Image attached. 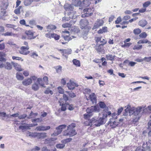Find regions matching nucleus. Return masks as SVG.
<instances>
[{"label":"nucleus","instance_id":"nucleus-15","mask_svg":"<svg viewBox=\"0 0 151 151\" xmlns=\"http://www.w3.org/2000/svg\"><path fill=\"white\" fill-rule=\"evenodd\" d=\"M32 80L30 78L25 79L22 82L23 84L25 86H27L32 83Z\"/></svg>","mask_w":151,"mask_h":151},{"label":"nucleus","instance_id":"nucleus-44","mask_svg":"<svg viewBox=\"0 0 151 151\" xmlns=\"http://www.w3.org/2000/svg\"><path fill=\"white\" fill-rule=\"evenodd\" d=\"M60 36L56 34H52V38H53L56 40H58L59 39Z\"/></svg>","mask_w":151,"mask_h":151},{"label":"nucleus","instance_id":"nucleus-54","mask_svg":"<svg viewBox=\"0 0 151 151\" xmlns=\"http://www.w3.org/2000/svg\"><path fill=\"white\" fill-rule=\"evenodd\" d=\"M0 8L1 9L0 11V14L2 16L4 15L6 13V10H4V9H3L2 8Z\"/></svg>","mask_w":151,"mask_h":151},{"label":"nucleus","instance_id":"nucleus-41","mask_svg":"<svg viewBox=\"0 0 151 151\" xmlns=\"http://www.w3.org/2000/svg\"><path fill=\"white\" fill-rule=\"evenodd\" d=\"M2 35L5 36H14L15 35L12 32H7L5 33L2 34Z\"/></svg>","mask_w":151,"mask_h":151},{"label":"nucleus","instance_id":"nucleus-30","mask_svg":"<svg viewBox=\"0 0 151 151\" xmlns=\"http://www.w3.org/2000/svg\"><path fill=\"white\" fill-rule=\"evenodd\" d=\"M27 50H21V49H20L19 50V52L20 53L24 55H27L29 53V51H27Z\"/></svg>","mask_w":151,"mask_h":151},{"label":"nucleus","instance_id":"nucleus-56","mask_svg":"<svg viewBox=\"0 0 151 151\" xmlns=\"http://www.w3.org/2000/svg\"><path fill=\"white\" fill-rule=\"evenodd\" d=\"M29 136H31L34 137H35L37 136V133H36L29 132Z\"/></svg>","mask_w":151,"mask_h":151},{"label":"nucleus","instance_id":"nucleus-36","mask_svg":"<svg viewBox=\"0 0 151 151\" xmlns=\"http://www.w3.org/2000/svg\"><path fill=\"white\" fill-rule=\"evenodd\" d=\"M33 0H24V4L25 6H28L30 5L32 2Z\"/></svg>","mask_w":151,"mask_h":151},{"label":"nucleus","instance_id":"nucleus-21","mask_svg":"<svg viewBox=\"0 0 151 151\" xmlns=\"http://www.w3.org/2000/svg\"><path fill=\"white\" fill-rule=\"evenodd\" d=\"M103 45L96 44L95 46V49L98 52H101L103 50Z\"/></svg>","mask_w":151,"mask_h":151},{"label":"nucleus","instance_id":"nucleus-2","mask_svg":"<svg viewBox=\"0 0 151 151\" xmlns=\"http://www.w3.org/2000/svg\"><path fill=\"white\" fill-rule=\"evenodd\" d=\"M134 107L132 108L129 105L127 106L126 109L124 110L123 115L127 116L128 114L130 116L131 115H134Z\"/></svg>","mask_w":151,"mask_h":151},{"label":"nucleus","instance_id":"nucleus-3","mask_svg":"<svg viewBox=\"0 0 151 151\" xmlns=\"http://www.w3.org/2000/svg\"><path fill=\"white\" fill-rule=\"evenodd\" d=\"M66 127V125L63 124L59 126L56 128V130L52 134V136H56L60 134L62 131L63 129Z\"/></svg>","mask_w":151,"mask_h":151},{"label":"nucleus","instance_id":"nucleus-37","mask_svg":"<svg viewBox=\"0 0 151 151\" xmlns=\"http://www.w3.org/2000/svg\"><path fill=\"white\" fill-rule=\"evenodd\" d=\"M136 117L132 122V124L134 126L137 125L138 124V119L139 118V116Z\"/></svg>","mask_w":151,"mask_h":151},{"label":"nucleus","instance_id":"nucleus-46","mask_svg":"<svg viewBox=\"0 0 151 151\" xmlns=\"http://www.w3.org/2000/svg\"><path fill=\"white\" fill-rule=\"evenodd\" d=\"M62 99V101L63 102H64V103H66V102L67 101L68 99V97L65 94H64L63 95V99L61 98Z\"/></svg>","mask_w":151,"mask_h":151},{"label":"nucleus","instance_id":"nucleus-28","mask_svg":"<svg viewBox=\"0 0 151 151\" xmlns=\"http://www.w3.org/2000/svg\"><path fill=\"white\" fill-rule=\"evenodd\" d=\"M90 121L92 125H93L96 126V122H97V117H94L90 119Z\"/></svg>","mask_w":151,"mask_h":151},{"label":"nucleus","instance_id":"nucleus-23","mask_svg":"<svg viewBox=\"0 0 151 151\" xmlns=\"http://www.w3.org/2000/svg\"><path fill=\"white\" fill-rule=\"evenodd\" d=\"M19 129H21L22 130L30 129L29 124H27L24 125H20L19 127Z\"/></svg>","mask_w":151,"mask_h":151},{"label":"nucleus","instance_id":"nucleus-50","mask_svg":"<svg viewBox=\"0 0 151 151\" xmlns=\"http://www.w3.org/2000/svg\"><path fill=\"white\" fill-rule=\"evenodd\" d=\"M114 57L115 56H113L112 55H107L106 56V58L107 59L110 60H114Z\"/></svg>","mask_w":151,"mask_h":151},{"label":"nucleus","instance_id":"nucleus-20","mask_svg":"<svg viewBox=\"0 0 151 151\" xmlns=\"http://www.w3.org/2000/svg\"><path fill=\"white\" fill-rule=\"evenodd\" d=\"M142 108L141 107H138L136 108L134 110V115L137 117V116L139 114L140 111H141Z\"/></svg>","mask_w":151,"mask_h":151},{"label":"nucleus","instance_id":"nucleus-40","mask_svg":"<svg viewBox=\"0 0 151 151\" xmlns=\"http://www.w3.org/2000/svg\"><path fill=\"white\" fill-rule=\"evenodd\" d=\"M147 34L145 32H143L140 34L139 35L140 38H145L147 36Z\"/></svg>","mask_w":151,"mask_h":151},{"label":"nucleus","instance_id":"nucleus-62","mask_svg":"<svg viewBox=\"0 0 151 151\" xmlns=\"http://www.w3.org/2000/svg\"><path fill=\"white\" fill-rule=\"evenodd\" d=\"M84 118L86 119H89L90 116V115L88 114H83Z\"/></svg>","mask_w":151,"mask_h":151},{"label":"nucleus","instance_id":"nucleus-18","mask_svg":"<svg viewBox=\"0 0 151 151\" xmlns=\"http://www.w3.org/2000/svg\"><path fill=\"white\" fill-rule=\"evenodd\" d=\"M74 84L75 82L70 80L69 83H67V85L69 89L73 90L75 88Z\"/></svg>","mask_w":151,"mask_h":151},{"label":"nucleus","instance_id":"nucleus-12","mask_svg":"<svg viewBox=\"0 0 151 151\" xmlns=\"http://www.w3.org/2000/svg\"><path fill=\"white\" fill-rule=\"evenodd\" d=\"M50 128V126L45 127L42 125L37 127L36 130L37 131H44L48 130Z\"/></svg>","mask_w":151,"mask_h":151},{"label":"nucleus","instance_id":"nucleus-58","mask_svg":"<svg viewBox=\"0 0 151 151\" xmlns=\"http://www.w3.org/2000/svg\"><path fill=\"white\" fill-rule=\"evenodd\" d=\"M0 116L2 117L3 120H4L3 117H5L6 116V113L4 112H1L0 111Z\"/></svg>","mask_w":151,"mask_h":151},{"label":"nucleus","instance_id":"nucleus-13","mask_svg":"<svg viewBox=\"0 0 151 151\" xmlns=\"http://www.w3.org/2000/svg\"><path fill=\"white\" fill-rule=\"evenodd\" d=\"M62 99H60L59 102L60 103V105L62 106L61 107V110L62 111H65L66 109L67 104L64 103V102L62 101Z\"/></svg>","mask_w":151,"mask_h":151},{"label":"nucleus","instance_id":"nucleus-29","mask_svg":"<svg viewBox=\"0 0 151 151\" xmlns=\"http://www.w3.org/2000/svg\"><path fill=\"white\" fill-rule=\"evenodd\" d=\"M46 28L47 29V31H49V29H54L56 28V27L54 25L50 24L47 26Z\"/></svg>","mask_w":151,"mask_h":151},{"label":"nucleus","instance_id":"nucleus-49","mask_svg":"<svg viewBox=\"0 0 151 151\" xmlns=\"http://www.w3.org/2000/svg\"><path fill=\"white\" fill-rule=\"evenodd\" d=\"M99 105L101 108L104 109L106 107V106L105 104L103 102L101 101L99 103Z\"/></svg>","mask_w":151,"mask_h":151},{"label":"nucleus","instance_id":"nucleus-16","mask_svg":"<svg viewBox=\"0 0 151 151\" xmlns=\"http://www.w3.org/2000/svg\"><path fill=\"white\" fill-rule=\"evenodd\" d=\"M76 12L74 11L68 13V15L69 18L72 19H75L76 17Z\"/></svg>","mask_w":151,"mask_h":151},{"label":"nucleus","instance_id":"nucleus-7","mask_svg":"<svg viewBox=\"0 0 151 151\" xmlns=\"http://www.w3.org/2000/svg\"><path fill=\"white\" fill-rule=\"evenodd\" d=\"M104 23V21L102 19H97L94 24L92 28L93 29H97L103 25Z\"/></svg>","mask_w":151,"mask_h":151},{"label":"nucleus","instance_id":"nucleus-1","mask_svg":"<svg viewBox=\"0 0 151 151\" xmlns=\"http://www.w3.org/2000/svg\"><path fill=\"white\" fill-rule=\"evenodd\" d=\"M76 127L75 124H72L68 126V129L63 133L64 136H69L70 137L73 136L77 134L74 128Z\"/></svg>","mask_w":151,"mask_h":151},{"label":"nucleus","instance_id":"nucleus-25","mask_svg":"<svg viewBox=\"0 0 151 151\" xmlns=\"http://www.w3.org/2000/svg\"><path fill=\"white\" fill-rule=\"evenodd\" d=\"M73 62L74 65L77 67H79L81 65L80 61L76 59H74L73 60Z\"/></svg>","mask_w":151,"mask_h":151},{"label":"nucleus","instance_id":"nucleus-57","mask_svg":"<svg viewBox=\"0 0 151 151\" xmlns=\"http://www.w3.org/2000/svg\"><path fill=\"white\" fill-rule=\"evenodd\" d=\"M45 93L46 94H48L50 93L52 95L53 94V92L50 90V89L48 88H47L45 91Z\"/></svg>","mask_w":151,"mask_h":151},{"label":"nucleus","instance_id":"nucleus-64","mask_svg":"<svg viewBox=\"0 0 151 151\" xmlns=\"http://www.w3.org/2000/svg\"><path fill=\"white\" fill-rule=\"evenodd\" d=\"M58 92L59 93L63 94L64 93L63 89L60 87L58 88Z\"/></svg>","mask_w":151,"mask_h":151},{"label":"nucleus","instance_id":"nucleus-43","mask_svg":"<svg viewBox=\"0 0 151 151\" xmlns=\"http://www.w3.org/2000/svg\"><path fill=\"white\" fill-rule=\"evenodd\" d=\"M66 93H67L69 95V96L71 97V98H74L76 96L75 94L74 93L72 92H69V91H66Z\"/></svg>","mask_w":151,"mask_h":151},{"label":"nucleus","instance_id":"nucleus-34","mask_svg":"<svg viewBox=\"0 0 151 151\" xmlns=\"http://www.w3.org/2000/svg\"><path fill=\"white\" fill-rule=\"evenodd\" d=\"M16 78L19 80H22L24 78L23 76L20 74V73H17L16 74Z\"/></svg>","mask_w":151,"mask_h":151},{"label":"nucleus","instance_id":"nucleus-39","mask_svg":"<svg viewBox=\"0 0 151 151\" xmlns=\"http://www.w3.org/2000/svg\"><path fill=\"white\" fill-rule=\"evenodd\" d=\"M91 0H83V3L86 6H89L91 4Z\"/></svg>","mask_w":151,"mask_h":151},{"label":"nucleus","instance_id":"nucleus-60","mask_svg":"<svg viewBox=\"0 0 151 151\" xmlns=\"http://www.w3.org/2000/svg\"><path fill=\"white\" fill-rule=\"evenodd\" d=\"M144 60L146 62H148L151 60V57H145L143 58Z\"/></svg>","mask_w":151,"mask_h":151},{"label":"nucleus","instance_id":"nucleus-26","mask_svg":"<svg viewBox=\"0 0 151 151\" xmlns=\"http://www.w3.org/2000/svg\"><path fill=\"white\" fill-rule=\"evenodd\" d=\"M109 124H110V126L112 128H114L116 127L117 126L118 123L115 121H114L112 122L110 121L109 122Z\"/></svg>","mask_w":151,"mask_h":151},{"label":"nucleus","instance_id":"nucleus-53","mask_svg":"<svg viewBox=\"0 0 151 151\" xmlns=\"http://www.w3.org/2000/svg\"><path fill=\"white\" fill-rule=\"evenodd\" d=\"M151 2L150 1H147L145 2L143 4V6L146 8L148 7L150 4Z\"/></svg>","mask_w":151,"mask_h":151},{"label":"nucleus","instance_id":"nucleus-6","mask_svg":"<svg viewBox=\"0 0 151 151\" xmlns=\"http://www.w3.org/2000/svg\"><path fill=\"white\" fill-rule=\"evenodd\" d=\"M95 40L98 45H104L106 43V41L103 39L101 37H96L95 38Z\"/></svg>","mask_w":151,"mask_h":151},{"label":"nucleus","instance_id":"nucleus-8","mask_svg":"<svg viewBox=\"0 0 151 151\" xmlns=\"http://www.w3.org/2000/svg\"><path fill=\"white\" fill-rule=\"evenodd\" d=\"M83 12L85 13L82 15V17H88L93 14L92 10L90 8H86L83 10Z\"/></svg>","mask_w":151,"mask_h":151},{"label":"nucleus","instance_id":"nucleus-11","mask_svg":"<svg viewBox=\"0 0 151 151\" xmlns=\"http://www.w3.org/2000/svg\"><path fill=\"white\" fill-rule=\"evenodd\" d=\"M64 8L66 11H70V12L73 11V10L74 6L73 4L66 3L64 6Z\"/></svg>","mask_w":151,"mask_h":151},{"label":"nucleus","instance_id":"nucleus-22","mask_svg":"<svg viewBox=\"0 0 151 151\" xmlns=\"http://www.w3.org/2000/svg\"><path fill=\"white\" fill-rule=\"evenodd\" d=\"M147 24V22L146 21L144 20H140L138 23V24L142 27H145Z\"/></svg>","mask_w":151,"mask_h":151},{"label":"nucleus","instance_id":"nucleus-42","mask_svg":"<svg viewBox=\"0 0 151 151\" xmlns=\"http://www.w3.org/2000/svg\"><path fill=\"white\" fill-rule=\"evenodd\" d=\"M141 32V30L139 28L134 29L133 31V32L135 35H138Z\"/></svg>","mask_w":151,"mask_h":151},{"label":"nucleus","instance_id":"nucleus-61","mask_svg":"<svg viewBox=\"0 0 151 151\" xmlns=\"http://www.w3.org/2000/svg\"><path fill=\"white\" fill-rule=\"evenodd\" d=\"M148 142L151 144V130L148 133Z\"/></svg>","mask_w":151,"mask_h":151},{"label":"nucleus","instance_id":"nucleus-59","mask_svg":"<svg viewBox=\"0 0 151 151\" xmlns=\"http://www.w3.org/2000/svg\"><path fill=\"white\" fill-rule=\"evenodd\" d=\"M122 21V19L120 17H119L117 18L116 20L115 21L116 24H118Z\"/></svg>","mask_w":151,"mask_h":151},{"label":"nucleus","instance_id":"nucleus-4","mask_svg":"<svg viewBox=\"0 0 151 151\" xmlns=\"http://www.w3.org/2000/svg\"><path fill=\"white\" fill-rule=\"evenodd\" d=\"M12 62L11 63L8 62L0 63V68H4L6 69L10 70L12 68Z\"/></svg>","mask_w":151,"mask_h":151},{"label":"nucleus","instance_id":"nucleus-35","mask_svg":"<svg viewBox=\"0 0 151 151\" xmlns=\"http://www.w3.org/2000/svg\"><path fill=\"white\" fill-rule=\"evenodd\" d=\"M9 5V4L7 3H5L2 4L0 6V8H2L4 10H6Z\"/></svg>","mask_w":151,"mask_h":151},{"label":"nucleus","instance_id":"nucleus-47","mask_svg":"<svg viewBox=\"0 0 151 151\" xmlns=\"http://www.w3.org/2000/svg\"><path fill=\"white\" fill-rule=\"evenodd\" d=\"M72 25L68 23H65L62 25V26L63 28H65L67 27H69L71 26Z\"/></svg>","mask_w":151,"mask_h":151},{"label":"nucleus","instance_id":"nucleus-9","mask_svg":"<svg viewBox=\"0 0 151 151\" xmlns=\"http://www.w3.org/2000/svg\"><path fill=\"white\" fill-rule=\"evenodd\" d=\"M104 115L102 117L100 118H97V122H96V126L99 127L100 125L104 124L106 122L105 121V118L104 117Z\"/></svg>","mask_w":151,"mask_h":151},{"label":"nucleus","instance_id":"nucleus-38","mask_svg":"<svg viewBox=\"0 0 151 151\" xmlns=\"http://www.w3.org/2000/svg\"><path fill=\"white\" fill-rule=\"evenodd\" d=\"M65 146L64 144H58L56 145L55 147L58 149H62Z\"/></svg>","mask_w":151,"mask_h":151},{"label":"nucleus","instance_id":"nucleus-48","mask_svg":"<svg viewBox=\"0 0 151 151\" xmlns=\"http://www.w3.org/2000/svg\"><path fill=\"white\" fill-rule=\"evenodd\" d=\"M142 48V45H137L134 46L133 48L134 50H139L141 49Z\"/></svg>","mask_w":151,"mask_h":151},{"label":"nucleus","instance_id":"nucleus-55","mask_svg":"<svg viewBox=\"0 0 151 151\" xmlns=\"http://www.w3.org/2000/svg\"><path fill=\"white\" fill-rule=\"evenodd\" d=\"M84 124L85 125L87 126H91L92 124L91 123L90 121V119L86 120Z\"/></svg>","mask_w":151,"mask_h":151},{"label":"nucleus","instance_id":"nucleus-63","mask_svg":"<svg viewBox=\"0 0 151 151\" xmlns=\"http://www.w3.org/2000/svg\"><path fill=\"white\" fill-rule=\"evenodd\" d=\"M40 137L43 138L46 137L47 136L46 133L45 132L40 133Z\"/></svg>","mask_w":151,"mask_h":151},{"label":"nucleus","instance_id":"nucleus-10","mask_svg":"<svg viewBox=\"0 0 151 151\" xmlns=\"http://www.w3.org/2000/svg\"><path fill=\"white\" fill-rule=\"evenodd\" d=\"M86 111L88 113H91L93 112H98L99 111V108L96 106H92L86 109Z\"/></svg>","mask_w":151,"mask_h":151},{"label":"nucleus","instance_id":"nucleus-32","mask_svg":"<svg viewBox=\"0 0 151 151\" xmlns=\"http://www.w3.org/2000/svg\"><path fill=\"white\" fill-rule=\"evenodd\" d=\"M151 43V42H150L148 41L147 40H140L138 42L137 44H143V43Z\"/></svg>","mask_w":151,"mask_h":151},{"label":"nucleus","instance_id":"nucleus-14","mask_svg":"<svg viewBox=\"0 0 151 151\" xmlns=\"http://www.w3.org/2000/svg\"><path fill=\"white\" fill-rule=\"evenodd\" d=\"M88 22L87 19H81L80 22V25L83 27L84 28L87 26L88 24Z\"/></svg>","mask_w":151,"mask_h":151},{"label":"nucleus","instance_id":"nucleus-5","mask_svg":"<svg viewBox=\"0 0 151 151\" xmlns=\"http://www.w3.org/2000/svg\"><path fill=\"white\" fill-rule=\"evenodd\" d=\"M145 138L144 140L143 139L142 141L143 144L142 148H143V151H151L150 146L149 145V143H150L149 142H147V141H145Z\"/></svg>","mask_w":151,"mask_h":151},{"label":"nucleus","instance_id":"nucleus-51","mask_svg":"<svg viewBox=\"0 0 151 151\" xmlns=\"http://www.w3.org/2000/svg\"><path fill=\"white\" fill-rule=\"evenodd\" d=\"M71 140V139L70 138H68L65 139H64L61 141L62 144H66L67 143L70 142Z\"/></svg>","mask_w":151,"mask_h":151},{"label":"nucleus","instance_id":"nucleus-27","mask_svg":"<svg viewBox=\"0 0 151 151\" xmlns=\"http://www.w3.org/2000/svg\"><path fill=\"white\" fill-rule=\"evenodd\" d=\"M22 6H19V7L15 9L14 11V12L15 13V14H17V15H19V14H20V10L21 9V8H22Z\"/></svg>","mask_w":151,"mask_h":151},{"label":"nucleus","instance_id":"nucleus-52","mask_svg":"<svg viewBox=\"0 0 151 151\" xmlns=\"http://www.w3.org/2000/svg\"><path fill=\"white\" fill-rule=\"evenodd\" d=\"M25 34L27 35H31L33 36L34 35V33L30 30L26 31L25 32Z\"/></svg>","mask_w":151,"mask_h":151},{"label":"nucleus","instance_id":"nucleus-31","mask_svg":"<svg viewBox=\"0 0 151 151\" xmlns=\"http://www.w3.org/2000/svg\"><path fill=\"white\" fill-rule=\"evenodd\" d=\"M107 27H103L102 29H101L98 31V33L101 34L103 32H105L107 31Z\"/></svg>","mask_w":151,"mask_h":151},{"label":"nucleus","instance_id":"nucleus-24","mask_svg":"<svg viewBox=\"0 0 151 151\" xmlns=\"http://www.w3.org/2000/svg\"><path fill=\"white\" fill-rule=\"evenodd\" d=\"M59 50L62 52V53H63V55L64 53L70 54L71 52V50L70 49H60Z\"/></svg>","mask_w":151,"mask_h":151},{"label":"nucleus","instance_id":"nucleus-33","mask_svg":"<svg viewBox=\"0 0 151 151\" xmlns=\"http://www.w3.org/2000/svg\"><path fill=\"white\" fill-rule=\"evenodd\" d=\"M32 89L36 91L39 88V86L38 84L35 83L33 84L32 86Z\"/></svg>","mask_w":151,"mask_h":151},{"label":"nucleus","instance_id":"nucleus-45","mask_svg":"<svg viewBox=\"0 0 151 151\" xmlns=\"http://www.w3.org/2000/svg\"><path fill=\"white\" fill-rule=\"evenodd\" d=\"M30 56L34 58H36V57L38 56V54L35 52H32L30 54Z\"/></svg>","mask_w":151,"mask_h":151},{"label":"nucleus","instance_id":"nucleus-19","mask_svg":"<svg viewBox=\"0 0 151 151\" xmlns=\"http://www.w3.org/2000/svg\"><path fill=\"white\" fill-rule=\"evenodd\" d=\"M12 65H14L15 69L17 70L20 71L23 70L19 65L17 63H13V62H12Z\"/></svg>","mask_w":151,"mask_h":151},{"label":"nucleus","instance_id":"nucleus-17","mask_svg":"<svg viewBox=\"0 0 151 151\" xmlns=\"http://www.w3.org/2000/svg\"><path fill=\"white\" fill-rule=\"evenodd\" d=\"M89 97L91 101L93 104H96V97L94 93H92L89 95Z\"/></svg>","mask_w":151,"mask_h":151}]
</instances>
